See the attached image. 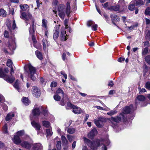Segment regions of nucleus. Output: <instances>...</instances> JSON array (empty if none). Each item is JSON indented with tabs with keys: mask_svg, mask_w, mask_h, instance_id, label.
I'll return each mask as SVG.
<instances>
[{
	"mask_svg": "<svg viewBox=\"0 0 150 150\" xmlns=\"http://www.w3.org/2000/svg\"><path fill=\"white\" fill-rule=\"evenodd\" d=\"M110 10H114L116 11H119L121 8L120 7V6L118 5L112 6L110 8Z\"/></svg>",
	"mask_w": 150,
	"mask_h": 150,
	"instance_id": "obj_34",
	"label": "nucleus"
},
{
	"mask_svg": "<svg viewBox=\"0 0 150 150\" xmlns=\"http://www.w3.org/2000/svg\"><path fill=\"white\" fill-rule=\"evenodd\" d=\"M43 148L41 144L39 143L34 144L33 145V150H38L41 149Z\"/></svg>",
	"mask_w": 150,
	"mask_h": 150,
	"instance_id": "obj_20",
	"label": "nucleus"
},
{
	"mask_svg": "<svg viewBox=\"0 0 150 150\" xmlns=\"http://www.w3.org/2000/svg\"><path fill=\"white\" fill-rule=\"evenodd\" d=\"M57 85V83L56 82H52L51 84V87H55Z\"/></svg>",
	"mask_w": 150,
	"mask_h": 150,
	"instance_id": "obj_58",
	"label": "nucleus"
},
{
	"mask_svg": "<svg viewBox=\"0 0 150 150\" xmlns=\"http://www.w3.org/2000/svg\"><path fill=\"white\" fill-rule=\"evenodd\" d=\"M56 93L57 94H62L63 96H64V93L63 91L61 88H59L56 91Z\"/></svg>",
	"mask_w": 150,
	"mask_h": 150,
	"instance_id": "obj_40",
	"label": "nucleus"
},
{
	"mask_svg": "<svg viewBox=\"0 0 150 150\" xmlns=\"http://www.w3.org/2000/svg\"><path fill=\"white\" fill-rule=\"evenodd\" d=\"M144 71L145 72L144 74V76H145L146 74V73H147L148 74H149V73H148L147 72H148V71L149 70V68H148L146 65H144Z\"/></svg>",
	"mask_w": 150,
	"mask_h": 150,
	"instance_id": "obj_43",
	"label": "nucleus"
},
{
	"mask_svg": "<svg viewBox=\"0 0 150 150\" xmlns=\"http://www.w3.org/2000/svg\"><path fill=\"white\" fill-rule=\"evenodd\" d=\"M32 23L31 26L30 27V28L29 29L30 34L31 35L33 34L35 32L34 30V22L33 19H32Z\"/></svg>",
	"mask_w": 150,
	"mask_h": 150,
	"instance_id": "obj_26",
	"label": "nucleus"
},
{
	"mask_svg": "<svg viewBox=\"0 0 150 150\" xmlns=\"http://www.w3.org/2000/svg\"><path fill=\"white\" fill-rule=\"evenodd\" d=\"M145 87L146 88L149 89L150 90V82H147L145 84Z\"/></svg>",
	"mask_w": 150,
	"mask_h": 150,
	"instance_id": "obj_55",
	"label": "nucleus"
},
{
	"mask_svg": "<svg viewBox=\"0 0 150 150\" xmlns=\"http://www.w3.org/2000/svg\"><path fill=\"white\" fill-rule=\"evenodd\" d=\"M7 125L6 124H5L3 127V131L4 133H7Z\"/></svg>",
	"mask_w": 150,
	"mask_h": 150,
	"instance_id": "obj_48",
	"label": "nucleus"
},
{
	"mask_svg": "<svg viewBox=\"0 0 150 150\" xmlns=\"http://www.w3.org/2000/svg\"><path fill=\"white\" fill-rule=\"evenodd\" d=\"M145 13L147 15H149L150 14V8L149 7L147 8L146 10Z\"/></svg>",
	"mask_w": 150,
	"mask_h": 150,
	"instance_id": "obj_53",
	"label": "nucleus"
},
{
	"mask_svg": "<svg viewBox=\"0 0 150 150\" xmlns=\"http://www.w3.org/2000/svg\"><path fill=\"white\" fill-rule=\"evenodd\" d=\"M136 27V25H133L131 26L130 27H127V28H128V29H129V30H132L133 29H134V28Z\"/></svg>",
	"mask_w": 150,
	"mask_h": 150,
	"instance_id": "obj_64",
	"label": "nucleus"
},
{
	"mask_svg": "<svg viewBox=\"0 0 150 150\" xmlns=\"http://www.w3.org/2000/svg\"><path fill=\"white\" fill-rule=\"evenodd\" d=\"M117 112L116 110H113L107 112V114L108 115L111 116L115 114Z\"/></svg>",
	"mask_w": 150,
	"mask_h": 150,
	"instance_id": "obj_46",
	"label": "nucleus"
},
{
	"mask_svg": "<svg viewBox=\"0 0 150 150\" xmlns=\"http://www.w3.org/2000/svg\"><path fill=\"white\" fill-rule=\"evenodd\" d=\"M6 23H7V26L8 28L9 29L10 31L11 32H12V30H11V29H10L11 26V25H10V22H9V21H7Z\"/></svg>",
	"mask_w": 150,
	"mask_h": 150,
	"instance_id": "obj_59",
	"label": "nucleus"
},
{
	"mask_svg": "<svg viewBox=\"0 0 150 150\" xmlns=\"http://www.w3.org/2000/svg\"><path fill=\"white\" fill-rule=\"evenodd\" d=\"M42 123L44 126L47 128L49 127L50 126V122L48 121H43L42 122Z\"/></svg>",
	"mask_w": 150,
	"mask_h": 150,
	"instance_id": "obj_35",
	"label": "nucleus"
},
{
	"mask_svg": "<svg viewBox=\"0 0 150 150\" xmlns=\"http://www.w3.org/2000/svg\"><path fill=\"white\" fill-rule=\"evenodd\" d=\"M76 129L75 128L70 127L67 130V132L70 134H72L76 132Z\"/></svg>",
	"mask_w": 150,
	"mask_h": 150,
	"instance_id": "obj_30",
	"label": "nucleus"
},
{
	"mask_svg": "<svg viewBox=\"0 0 150 150\" xmlns=\"http://www.w3.org/2000/svg\"><path fill=\"white\" fill-rule=\"evenodd\" d=\"M36 55L37 57L40 60H42L43 59V56L42 53L37 50L35 52Z\"/></svg>",
	"mask_w": 150,
	"mask_h": 150,
	"instance_id": "obj_29",
	"label": "nucleus"
},
{
	"mask_svg": "<svg viewBox=\"0 0 150 150\" xmlns=\"http://www.w3.org/2000/svg\"><path fill=\"white\" fill-rule=\"evenodd\" d=\"M98 27V25L96 24H94L92 26V29L94 31H96L97 30V28Z\"/></svg>",
	"mask_w": 150,
	"mask_h": 150,
	"instance_id": "obj_54",
	"label": "nucleus"
},
{
	"mask_svg": "<svg viewBox=\"0 0 150 150\" xmlns=\"http://www.w3.org/2000/svg\"><path fill=\"white\" fill-rule=\"evenodd\" d=\"M61 11V12H59V15L61 18L63 19L64 18L65 11Z\"/></svg>",
	"mask_w": 150,
	"mask_h": 150,
	"instance_id": "obj_37",
	"label": "nucleus"
},
{
	"mask_svg": "<svg viewBox=\"0 0 150 150\" xmlns=\"http://www.w3.org/2000/svg\"><path fill=\"white\" fill-rule=\"evenodd\" d=\"M13 86L19 92L20 91V89L19 87V84L18 80H17L15 81Z\"/></svg>",
	"mask_w": 150,
	"mask_h": 150,
	"instance_id": "obj_31",
	"label": "nucleus"
},
{
	"mask_svg": "<svg viewBox=\"0 0 150 150\" xmlns=\"http://www.w3.org/2000/svg\"><path fill=\"white\" fill-rule=\"evenodd\" d=\"M16 25L15 23V20H13V24L12 25V28L13 30H14L16 28Z\"/></svg>",
	"mask_w": 150,
	"mask_h": 150,
	"instance_id": "obj_56",
	"label": "nucleus"
},
{
	"mask_svg": "<svg viewBox=\"0 0 150 150\" xmlns=\"http://www.w3.org/2000/svg\"><path fill=\"white\" fill-rule=\"evenodd\" d=\"M12 62L10 59H8L7 61L6 65L7 66L9 67L11 66Z\"/></svg>",
	"mask_w": 150,
	"mask_h": 150,
	"instance_id": "obj_51",
	"label": "nucleus"
},
{
	"mask_svg": "<svg viewBox=\"0 0 150 150\" xmlns=\"http://www.w3.org/2000/svg\"><path fill=\"white\" fill-rule=\"evenodd\" d=\"M46 132L47 136H51L52 134V132L51 130V129H47L46 130Z\"/></svg>",
	"mask_w": 150,
	"mask_h": 150,
	"instance_id": "obj_41",
	"label": "nucleus"
},
{
	"mask_svg": "<svg viewBox=\"0 0 150 150\" xmlns=\"http://www.w3.org/2000/svg\"><path fill=\"white\" fill-rule=\"evenodd\" d=\"M146 38H150V30L146 31Z\"/></svg>",
	"mask_w": 150,
	"mask_h": 150,
	"instance_id": "obj_57",
	"label": "nucleus"
},
{
	"mask_svg": "<svg viewBox=\"0 0 150 150\" xmlns=\"http://www.w3.org/2000/svg\"><path fill=\"white\" fill-rule=\"evenodd\" d=\"M57 150H60L61 148V142L60 141H58L56 144Z\"/></svg>",
	"mask_w": 150,
	"mask_h": 150,
	"instance_id": "obj_38",
	"label": "nucleus"
},
{
	"mask_svg": "<svg viewBox=\"0 0 150 150\" xmlns=\"http://www.w3.org/2000/svg\"><path fill=\"white\" fill-rule=\"evenodd\" d=\"M42 26L44 27L45 29H47V20L45 19H43L42 21Z\"/></svg>",
	"mask_w": 150,
	"mask_h": 150,
	"instance_id": "obj_33",
	"label": "nucleus"
},
{
	"mask_svg": "<svg viewBox=\"0 0 150 150\" xmlns=\"http://www.w3.org/2000/svg\"><path fill=\"white\" fill-rule=\"evenodd\" d=\"M67 105L73 109L72 112L75 114H80L81 113V108L79 107L72 104L71 103L68 102L67 103Z\"/></svg>",
	"mask_w": 150,
	"mask_h": 150,
	"instance_id": "obj_8",
	"label": "nucleus"
},
{
	"mask_svg": "<svg viewBox=\"0 0 150 150\" xmlns=\"http://www.w3.org/2000/svg\"><path fill=\"white\" fill-rule=\"evenodd\" d=\"M67 137L68 140L71 142H72L74 139V137L69 134H67Z\"/></svg>",
	"mask_w": 150,
	"mask_h": 150,
	"instance_id": "obj_47",
	"label": "nucleus"
},
{
	"mask_svg": "<svg viewBox=\"0 0 150 150\" xmlns=\"http://www.w3.org/2000/svg\"><path fill=\"white\" fill-rule=\"evenodd\" d=\"M126 4L124 0H119L118 2V5L122 10H124L127 8Z\"/></svg>",
	"mask_w": 150,
	"mask_h": 150,
	"instance_id": "obj_17",
	"label": "nucleus"
},
{
	"mask_svg": "<svg viewBox=\"0 0 150 150\" xmlns=\"http://www.w3.org/2000/svg\"><path fill=\"white\" fill-rule=\"evenodd\" d=\"M43 48L44 51H47L48 47L49 46L50 43L47 41V39L44 38L42 40V43Z\"/></svg>",
	"mask_w": 150,
	"mask_h": 150,
	"instance_id": "obj_15",
	"label": "nucleus"
},
{
	"mask_svg": "<svg viewBox=\"0 0 150 150\" xmlns=\"http://www.w3.org/2000/svg\"><path fill=\"white\" fill-rule=\"evenodd\" d=\"M94 23V22L92 21H89L87 22V25L88 27L91 26Z\"/></svg>",
	"mask_w": 150,
	"mask_h": 150,
	"instance_id": "obj_50",
	"label": "nucleus"
},
{
	"mask_svg": "<svg viewBox=\"0 0 150 150\" xmlns=\"http://www.w3.org/2000/svg\"><path fill=\"white\" fill-rule=\"evenodd\" d=\"M137 5H142L144 4V2L142 0H135Z\"/></svg>",
	"mask_w": 150,
	"mask_h": 150,
	"instance_id": "obj_39",
	"label": "nucleus"
},
{
	"mask_svg": "<svg viewBox=\"0 0 150 150\" xmlns=\"http://www.w3.org/2000/svg\"><path fill=\"white\" fill-rule=\"evenodd\" d=\"M8 46L10 49L15 50L16 48V44L15 38H13L9 40Z\"/></svg>",
	"mask_w": 150,
	"mask_h": 150,
	"instance_id": "obj_12",
	"label": "nucleus"
},
{
	"mask_svg": "<svg viewBox=\"0 0 150 150\" xmlns=\"http://www.w3.org/2000/svg\"><path fill=\"white\" fill-rule=\"evenodd\" d=\"M70 3L67 2V4L66 13L67 16H69L71 12Z\"/></svg>",
	"mask_w": 150,
	"mask_h": 150,
	"instance_id": "obj_23",
	"label": "nucleus"
},
{
	"mask_svg": "<svg viewBox=\"0 0 150 150\" xmlns=\"http://www.w3.org/2000/svg\"><path fill=\"white\" fill-rule=\"evenodd\" d=\"M21 145L23 147L27 149H30L31 146V144L27 142L23 141L21 142Z\"/></svg>",
	"mask_w": 150,
	"mask_h": 150,
	"instance_id": "obj_18",
	"label": "nucleus"
},
{
	"mask_svg": "<svg viewBox=\"0 0 150 150\" xmlns=\"http://www.w3.org/2000/svg\"><path fill=\"white\" fill-rule=\"evenodd\" d=\"M145 98L144 96L142 95H140L137 96V99L135 100V103L136 104L137 103V100L140 101H144L145 100Z\"/></svg>",
	"mask_w": 150,
	"mask_h": 150,
	"instance_id": "obj_24",
	"label": "nucleus"
},
{
	"mask_svg": "<svg viewBox=\"0 0 150 150\" xmlns=\"http://www.w3.org/2000/svg\"><path fill=\"white\" fill-rule=\"evenodd\" d=\"M61 11H65V7L63 5H60L59 6L58 8V11L59 12H61Z\"/></svg>",
	"mask_w": 150,
	"mask_h": 150,
	"instance_id": "obj_42",
	"label": "nucleus"
},
{
	"mask_svg": "<svg viewBox=\"0 0 150 150\" xmlns=\"http://www.w3.org/2000/svg\"><path fill=\"white\" fill-rule=\"evenodd\" d=\"M66 31L64 29H62L61 30V39L62 40H67L66 34Z\"/></svg>",
	"mask_w": 150,
	"mask_h": 150,
	"instance_id": "obj_19",
	"label": "nucleus"
},
{
	"mask_svg": "<svg viewBox=\"0 0 150 150\" xmlns=\"http://www.w3.org/2000/svg\"><path fill=\"white\" fill-rule=\"evenodd\" d=\"M24 133L23 130L19 131L14 136V137L12 140L13 142L16 144H18L21 142V140L19 137L23 136Z\"/></svg>",
	"mask_w": 150,
	"mask_h": 150,
	"instance_id": "obj_3",
	"label": "nucleus"
},
{
	"mask_svg": "<svg viewBox=\"0 0 150 150\" xmlns=\"http://www.w3.org/2000/svg\"><path fill=\"white\" fill-rule=\"evenodd\" d=\"M29 69L28 75L31 79L33 81H35L36 79V69L31 65H28Z\"/></svg>",
	"mask_w": 150,
	"mask_h": 150,
	"instance_id": "obj_4",
	"label": "nucleus"
},
{
	"mask_svg": "<svg viewBox=\"0 0 150 150\" xmlns=\"http://www.w3.org/2000/svg\"><path fill=\"white\" fill-rule=\"evenodd\" d=\"M105 121V119L102 117H100L94 120L95 124L97 127L99 128L103 126V123Z\"/></svg>",
	"mask_w": 150,
	"mask_h": 150,
	"instance_id": "obj_6",
	"label": "nucleus"
},
{
	"mask_svg": "<svg viewBox=\"0 0 150 150\" xmlns=\"http://www.w3.org/2000/svg\"><path fill=\"white\" fill-rule=\"evenodd\" d=\"M138 89L139 90V93H141V92H144L146 91V90L144 88H142V89H141V88L140 87H138Z\"/></svg>",
	"mask_w": 150,
	"mask_h": 150,
	"instance_id": "obj_61",
	"label": "nucleus"
},
{
	"mask_svg": "<svg viewBox=\"0 0 150 150\" xmlns=\"http://www.w3.org/2000/svg\"><path fill=\"white\" fill-rule=\"evenodd\" d=\"M14 116L13 113L11 112L8 114L5 119L6 121H9Z\"/></svg>",
	"mask_w": 150,
	"mask_h": 150,
	"instance_id": "obj_22",
	"label": "nucleus"
},
{
	"mask_svg": "<svg viewBox=\"0 0 150 150\" xmlns=\"http://www.w3.org/2000/svg\"><path fill=\"white\" fill-rule=\"evenodd\" d=\"M56 26L53 30V38L55 40L58 38L59 32V26Z\"/></svg>",
	"mask_w": 150,
	"mask_h": 150,
	"instance_id": "obj_14",
	"label": "nucleus"
},
{
	"mask_svg": "<svg viewBox=\"0 0 150 150\" xmlns=\"http://www.w3.org/2000/svg\"><path fill=\"white\" fill-rule=\"evenodd\" d=\"M133 107L132 105H130L129 106H127L123 108L122 112L120 114L121 116L124 120L126 119V117L125 116V114H128L134 111Z\"/></svg>",
	"mask_w": 150,
	"mask_h": 150,
	"instance_id": "obj_5",
	"label": "nucleus"
},
{
	"mask_svg": "<svg viewBox=\"0 0 150 150\" xmlns=\"http://www.w3.org/2000/svg\"><path fill=\"white\" fill-rule=\"evenodd\" d=\"M61 138L64 144L66 145L68 143V141L66 137L64 135H61Z\"/></svg>",
	"mask_w": 150,
	"mask_h": 150,
	"instance_id": "obj_32",
	"label": "nucleus"
},
{
	"mask_svg": "<svg viewBox=\"0 0 150 150\" xmlns=\"http://www.w3.org/2000/svg\"><path fill=\"white\" fill-rule=\"evenodd\" d=\"M20 7L21 9V10L20 11L21 14V13H23L22 11H26V10L29 8V6L28 5L26 4H21L20 5Z\"/></svg>",
	"mask_w": 150,
	"mask_h": 150,
	"instance_id": "obj_21",
	"label": "nucleus"
},
{
	"mask_svg": "<svg viewBox=\"0 0 150 150\" xmlns=\"http://www.w3.org/2000/svg\"><path fill=\"white\" fill-rule=\"evenodd\" d=\"M31 124L35 130L37 131V133L38 134H39L38 131L40 130L41 128V126L40 123L33 121L31 122Z\"/></svg>",
	"mask_w": 150,
	"mask_h": 150,
	"instance_id": "obj_16",
	"label": "nucleus"
},
{
	"mask_svg": "<svg viewBox=\"0 0 150 150\" xmlns=\"http://www.w3.org/2000/svg\"><path fill=\"white\" fill-rule=\"evenodd\" d=\"M43 110L42 107H40L39 108L34 107L32 112V114L34 118L38 117L40 113V111Z\"/></svg>",
	"mask_w": 150,
	"mask_h": 150,
	"instance_id": "obj_7",
	"label": "nucleus"
},
{
	"mask_svg": "<svg viewBox=\"0 0 150 150\" xmlns=\"http://www.w3.org/2000/svg\"><path fill=\"white\" fill-rule=\"evenodd\" d=\"M20 17L22 19L28 21L29 19H32V16L30 13H28L26 14L24 12L21 13Z\"/></svg>",
	"mask_w": 150,
	"mask_h": 150,
	"instance_id": "obj_9",
	"label": "nucleus"
},
{
	"mask_svg": "<svg viewBox=\"0 0 150 150\" xmlns=\"http://www.w3.org/2000/svg\"><path fill=\"white\" fill-rule=\"evenodd\" d=\"M43 114L45 117H46L47 115L48 111L46 110H43Z\"/></svg>",
	"mask_w": 150,
	"mask_h": 150,
	"instance_id": "obj_63",
	"label": "nucleus"
},
{
	"mask_svg": "<svg viewBox=\"0 0 150 150\" xmlns=\"http://www.w3.org/2000/svg\"><path fill=\"white\" fill-rule=\"evenodd\" d=\"M122 119H123L122 116L120 115L119 116H118L115 117H112L110 119V121L112 124H113L114 125H115V124L114 122H115V123L119 122ZM123 120V121L125 120Z\"/></svg>",
	"mask_w": 150,
	"mask_h": 150,
	"instance_id": "obj_11",
	"label": "nucleus"
},
{
	"mask_svg": "<svg viewBox=\"0 0 150 150\" xmlns=\"http://www.w3.org/2000/svg\"><path fill=\"white\" fill-rule=\"evenodd\" d=\"M14 71L12 67H11L10 74L11 76H9L5 74L3 71L2 69H0V78H2L4 79L7 82L9 83H12L15 80L14 77L12 76L13 74L14 73Z\"/></svg>",
	"mask_w": 150,
	"mask_h": 150,
	"instance_id": "obj_2",
	"label": "nucleus"
},
{
	"mask_svg": "<svg viewBox=\"0 0 150 150\" xmlns=\"http://www.w3.org/2000/svg\"><path fill=\"white\" fill-rule=\"evenodd\" d=\"M146 62L149 64H150V55H148L146 56L145 58Z\"/></svg>",
	"mask_w": 150,
	"mask_h": 150,
	"instance_id": "obj_44",
	"label": "nucleus"
},
{
	"mask_svg": "<svg viewBox=\"0 0 150 150\" xmlns=\"http://www.w3.org/2000/svg\"><path fill=\"white\" fill-rule=\"evenodd\" d=\"M31 91L34 97L38 98L40 96L41 93L40 92L37 87H33Z\"/></svg>",
	"mask_w": 150,
	"mask_h": 150,
	"instance_id": "obj_10",
	"label": "nucleus"
},
{
	"mask_svg": "<svg viewBox=\"0 0 150 150\" xmlns=\"http://www.w3.org/2000/svg\"><path fill=\"white\" fill-rule=\"evenodd\" d=\"M54 99L57 101H59L61 99V97L58 94L55 95L54 96Z\"/></svg>",
	"mask_w": 150,
	"mask_h": 150,
	"instance_id": "obj_45",
	"label": "nucleus"
},
{
	"mask_svg": "<svg viewBox=\"0 0 150 150\" xmlns=\"http://www.w3.org/2000/svg\"><path fill=\"white\" fill-rule=\"evenodd\" d=\"M60 74H61L63 75L64 77V78L66 79L67 78V75L64 72L61 71L60 72Z\"/></svg>",
	"mask_w": 150,
	"mask_h": 150,
	"instance_id": "obj_62",
	"label": "nucleus"
},
{
	"mask_svg": "<svg viewBox=\"0 0 150 150\" xmlns=\"http://www.w3.org/2000/svg\"><path fill=\"white\" fill-rule=\"evenodd\" d=\"M110 17L112 18V21H120V18L117 15L115 14L111 15Z\"/></svg>",
	"mask_w": 150,
	"mask_h": 150,
	"instance_id": "obj_25",
	"label": "nucleus"
},
{
	"mask_svg": "<svg viewBox=\"0 0 150 150\" xmlns=\"http://www.w3.org/2000/svg\"><path fill=\"white\" fill-rule=\"evenodd\" d=\"M23 103L25 105H28L30 103V101L27 98L24 97L22 99Z\"/></svg>",
	"mask_w": 150,
	"mask_h": 150,
	"instance_id": "obj_27",
	"label": "nucleus"
},
{
	"mask_svg": "<svg viewBox=\"0 0 150 150\" xmlns=\"http://www.w3.org/2000/svg\"><path fill=\"white\" fill-rule=\"evenodd\" d=\"M83 139L84 143L93 149H96L98 146H100V144H103L102 146V150H107V148L104 144L108 145L110 143V141L108 139L100 140L97 139L93 142L84 137H83Z\"/></svg>",
	"mask_w": 150,
	"mask_h": 150,
	"instance_id": "obj_1",
	"label": "nucleus"
},
{
	"mask_svg": "<svg viewBox=\"0 0 150 150\" xmlns=\"http://www.w3.org/2000/svg\"><path fill=\"white\" fill-rule=\"evenodd\" d=\"M97 131L96 129L95 128H93L88 134V137L91 139H93L95 136L97 134Z\"/></svg>",
	"mask_w": 150,
	"mask_h": 150,
	"instance_id": "obj_13",
	"label": "nucleus"
},
{
	"mask_svg": "<svg viewBox=\"0 0 150 150\" xmlns=\"http://www.w3.org/2000/svg\"><path fill=\"white\" fill-rule=\"evenodd\" d=\"M4 98L3 96L0 94V103L4 101Z\"/></svg>",
	"mask_w": 150,
	"mask_h": 150,
	"instance_id": "obj_60",
	"label": "nucleus"
},
{
	"mask_svg": "<svg viewBox=\"0 0 150 150\" xmlns=\"http://www.w3.org/2000/svg\"><path fill=\"white\" fill-rule=\"evenodd\" d=\"M4 35L5 38H8L9 37V35L8 32L7 30H5L4 33Z\"/></svg>",
	"mask_w": 150,
	"mask_h": 150,
	"instance_id": "obj_52",
	"label": "nucleus"
},
{
	"mask_svg": "<svg viewBox=\"0 0 150 150\" xmlns=\"http://www.w3.org/2000/svg\"><path fill=\"white\" fill-rule=\"evenodd\" d=\"M6 15V12L3 9H0V16L2 17H5Z\"/></svg>",
	"mask_w": 150,
	"mask_h": 150,
	"instance_id": "obj_36",
	"label": "nucleus"
},
{
	"mask_svg": "<svg viewBox=\"0 0 150 150\" xmlns=\"http://www.w3.org/2000/svg\"><path fill=\"white\" fill-rule=\"evenodd\" d=\"M148 52V48L147 47H146L144 50L142 52V54L144 55H145Z\"/></svg>",
	"mask_w": 150,
	"mask_h": 150,
	"instance_id": "obj_49",
	"label": "nucleus"
},
{
	"mask_svg": "<svg viewBox=\"0 0 150 150\" xmlns=\"http://www.w3.org/2000/svg\"><path fill=\"white\" fill-rule=\"evenodd\" d=\"M128 9L131 11H132L134 10L135 8V5L134 2H131L128 7Z\"/></svg>",
	"mask_w": 150,
	"mask_h": 150,
	"instance_id": "obj_28",
	"label": "nucleus"
}]
</instances>
